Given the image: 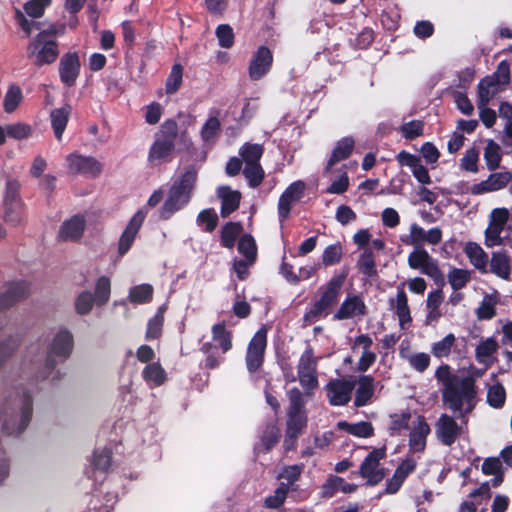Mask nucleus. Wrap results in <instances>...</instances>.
Segmentation results:
<instances>
[{
  "label": "nucleus",
  "instance_id": "f257e3e1",
  "mask_svg": "<svg viewBox=\"0 0 512 512\" xmlns=\"http://www.w3.org/2000/svg\"><path fill=\"white\" fill-rule=\"evenodd\" d=\"M484 371L473 369L470 376L461 377L452 374L450 367L441 365L435 372V377L442 385L444 404L459 418H464L476 405L475 378L481 377Z\"/></svg>",
  "mask_w": 512,
  "mask_h": 512
},
{
  "label": "nucleus",
  "instance_id": "f03ea898",
  "mask_svg": "<svg viewBox=\"0 0 512 512\" xmlns=\"http://www.w3.org/2000/svg\"><path fill=\"white\" fill-rule=\"evenodd\" d=\"M197 174L195 166H188L175 178L158 210L160 220H169L189 204L196 185Z\"/></svg>",
  "mask_w": 512,
  "mask_h": 512
},
{
  "label": "nucleus",
  "instance_id": "7ed1b4c3",
  "mask_svg": "<svg viewBox=\"0 0 512 512\" xmlns=\"http://www.w3.org/2000/svg\"><path fill=\"white\" fill-rule=\"evenodd\" d=\"M74 346L73 335L67 328H59L53 334L48 346L47 357L43 370L38 376L40 379L57 380L61 376V372L56 368L57 360L64 361L72 353Z\"/></svg>",
  "mask_w": 512,
  "mask_h": 512
},
{
  "label": "nucleus",
  "instance_id": "20e7f679",
  "mask_svg": "<svg viewBox=\"0 0 512 512\" xmlns=\"http://www.w3.org/2000/svg\"><path fill=\"white\" fill-rule=\"evenodd\" d=\"M32 416V397L23 392L14 408L0 410V423L7 434H19L28 426Z\"/></svg>",
  "mask_w": 512,
  "mask_h": 512
},
{
  "label": "nucleus",
  "instance_id": "39448f33",
  "mask_svg": "<svg viewBox=\"0 0 512 512\" xmlns=\"http://www.w3.org/2000/svg\"><path fill=\"white\" fill-rule=\"evenodd\" d=\"M345 277L342 275L333 276L323 288L321 297L316 301L305 314V319L314 321L328 314V310L338 301V296Z\"/></svg>",
  "mask_w": 512,
  "mask_h": 512
},
{
  "label": "nucleus",
  "instance_id": "423d86ee",
  "mask_svg": "<svg viewBox=\"0 0 512 512\" xmlns=\"http://www.w3.org/2000/svg\"><path fill=\"white\" fill-rule=\"evenodd\" d=\"M50 34H57L54 27H51L49 33L46 31L40 32L29 46V56L38 65L52 63L58 56L56 42L50 37Z\"/></svg>",
  "mask_w": 512,
  "mask_h": 512
},
{
  "label": "nucleus",
  "instance_id": "0eeeda50",
  "mask_svg": "<svg viewBox=\"0 0 512 512\" xmlns=\"http://www.w3.org/2000/svg\"><path fill=\"white\" fill-rule=\"evenodd\" d=\"M510 217L507 208H494L489 215V223L485 230V245L488 247L499 246L503 243V232Z\"/></svg>",
  "mask_w": 512,
  "mask_h": 512
},
{
  "label": "nucleus",
  "instance_id": "6e6552de",
  "mask_svg": "<svg viewBox=\"0 0 512 512\" xmlns=\"http://www.w3.org/2000/svg\"><path fill=\"white\" fill-rule=\"evenodd\" d=\"M317 363L318 358L314 356L311 348H307L299 359L298 380L306 390H313L318 386Z\"/></svg>",
  "mask_w": 512,
  "mask_h": 512
},
{
  "label": "nucleus",
  "instance_id": "1a4fd4ad",
  "mask_svg": "<svg viewBox=\"0 0 512 512\" xmlns=\"http://www.w3.org/2000/svg\"><path fill=\"white\" fill-rule=\"evenodd\" d=\"M400 240L405 245L414 247H422L424 243L438 245L442 241V231L438 227L425 230L417 223H412L409 227V234L402 235Z\"/></svg>",
  "mask_w": 512,
  "mask_h": 512
},
{
  "label": "nucleus",
  "instance_id": "9d476101",
  "mask_svg": "<svg viewBox=\"0 0 512 512\" xmlns=\"http://www.w3.org/2000/svg\"><path fill=\"white\" fill-rule=\"evenodd\" d=\"M267 344V331L260 328L248 344L246 353V366L250 373L257 371L263 363L264 352Z\"/></svg>",
  "mask_w": 512,
  "mask_h": 512
},
{
  "label": "nucleus",
  "instance_id": "9b49d317",
  "mask_svg": "<svg viewBox=\"0 0 512 512\" xmlns=\"http://www.w3.org/2000/svg\"><path fill=\"white\" fill-rule=\"evenodd\" d=\"M384 448L372 450L363 460L360 466V474L370 485H376L384 478V471L380 467V461L385 457Z\"/></svg>",
  "mask_w": 512,
  "mask_h": 512
},
{
  "label": "nucleus",
  "instance_id": "f8f14e48",
  "mask_svg": "<svg viewBox=\"0 0 512 512\" xmlns=\"http://www.w3.org/2000/svg\"><path fill=\"white\" fill-rule=\"evenodd\" d=\"M408 265L435 280L441 277L437 261L423 247H415L409 254Z\"/></svg>",
  "mask_w": 512,
  "mask_h": 512
},
{
  "label": "nucleus",
  "instance_id": "ddd939ff",
  "mask_svg": "<svg viewBox=\"0 0 512 512\" xmlns=\"http://www.w3.org/2000/svg\"><path fill=\"white\" fill-rule=\"evenodd\" d=\"M145 218V209H139L129 220L119 239L118 254L120 256H124L132 247Z\"/></svg>",
  "mask_w": 512,
  "mask_h": 512
},
{
  "label": "nucleus",
  "instance_id": "4468645a",
  "mask_svg": "<svg viewBox=\"0 0 512 512\" xmlns=\"http://www.w3.org/2000/svg\"><path fill=\"white\" fill-rule=\"evenodd\" d=\"M461 427L456 420L448 414H441L435 423V434L437 439L445 446L455 443L461 434Z\"/></svg>",
  "mask_w": 512,
  "mask_h": 512
},
{
  "label": "nucleus",
  "instance_id": "2eb2a0df",
  "mask_svg": "<svg viewBox=\"0 0 512 512\" xmlns=\"http://www.w3.org/2000/svg\"><path fill=\"white\" fill-rule=\"evenodd\" d=\"M273 55L269 48L260 46L252 56L248 73L250 79L258 81L262 79L271 69Z\"/></svg>",
  "mask_w": 512,
  "mask_h": 512
},
{
  "label": "nucleus",
  "instance_id": "dca6fc26",
  "mask_svg": "<svg viewBox=\"0 0 512 512\" xmlns=\"http://www.w3.org/2000/svg\"><path fill=\"white\" fill-rule=\"evenodd\" d=\"M305 188L306 184L301 180H297L291 183L280 196L278 213L281 221L288 218L292 206L302 198Z\"/></svg>",
  "mask_w": 512,
  "mask_h": 512
},
{
  "label": "nucleus",
  "instance_id": "f3484780",
  "mask_svg": "<svg viewBox=\"0 0 512 512\" xmlns=\"http://www.w3.org/2000/svg\"><path fill=\"white\" fill-rule=\"evenodd\" d=\"M355 383L351 380H331L326 385L327 398L333 406L346 405L350 399Z\"/></svg>",
  "mask_w": 512,
  "mask_h": 512
},
{
  "label": "nucleus",
  "instance_id": "a211bd4d",
  "mask_svg": "<svg viewBox=\"0 0 512 512\" xmlns=\"http://www.w3.org/2000/svg\"><path fill=\"white\" fill-rule=\"evenodd\" d=\"M68 169L73 173L96 176L101 172L102 165L92 156L72 153L66 157Z\"/></svg>",
  "mask_w": 512,
  "mask_h": 512
},
{
  "label": "nucleus",
  "instance_id": "6ab92c4d",
  "mask_svg": "<svg viewBox=\"0 0 512 512\" xmlns=\"http://www.w3.org/2000/svg\"><path fill=\"white\" fill-rule=\"evenodd\" d=\"M409 434V453L422 452L426 447L427 436L430 434V426L423 416H417L412 422Z\"/></svg>",
  "mask_w": 512,
  "mask_h": 512
},
{
  "label": "nucleus",
  "instance_id": "aec40b11",
  "mask_svg": "<svg viewBox=\"0 0 512 512\" xmlns=\"http://www.w3.org/2000/svg\"><path fill=\"white\" fill-rule=\"evenodd\" d=\"M511 180L512 175L510 172H495L490 174L487 179L474 184L470 191L473 195L496 192L505 188Z\"/></svg>",
  "mask_w": 512,
  "mask_h": 512
},
{
  "label": "nucleus",
  "instance_id": "412c9836",
  "mask_svg": "<svg viewBox=\"0 0 512 512\" xmlns=\"http://www.w3.org/2000/svg\"><path fill=\"white\" fill-rule=\"evenodd\" d=\"M396 159L401 166L410 168L413 176L419 183L422 185H428L431 183L429 172L427 168L422 165L419 156L403 150L397 154Z\"/></svg>",
  "mask_w": 512,
  "mask_h": 512
},
{
  "label": "nucleus",
  "instance_id": "4be33fe9",
  "mask_svg": "<svg viewBox=\"0 0 512 512\" xmlns=\"http://www.w3.org/2000/svg\"><path fill=\"white\" fill-rule=\"evenodd\" d=\"M366 305L360 295H348L334 315L336 320H346L365 315Z\"/></svg>",
  "mask_w": 512,
  "mask_h": 512
},
{
  "label": "nucleus",
  "instance_id": "5701e85b",
  "mask_svg": "<svg viewBox=\"0 0 512 512\" xmlns=\"http://www.w3.org/2000/svg\"><path fill=\"white\" fill-rule=\"evenodd\" d=\"M80 73L79 57L75 53H68L62 56L59 63V75L61 82L71 87L76 83Z\"/></svg>",
  "mask_w": 512,
  "mask_h": 512
},
{
  "label": "nucleus",
  "instance_id": "b1692460",
  "mask_svg": "<svg viewBox=\"0 0 512 512\" xmlns=\"http://www.w3.org/2000/svg\"><path fill=\"white\" fill-rule=\"evenodd\" d=\"M417 466V459L412 455H408L397 467L392 478L388 481L386 491L389 494L396 493L402 486L405 479L410 475Z\"/></svg>",
  "mask_w": 512,
  "mask_h": 512
},
{
  "label": "nucleus",
  "instance_id": "393cba45",
  "mask_svg": "<svg viewBox=\"0 0 512 512\" xmlns=\"http://www.w3.org/2000/svg\"><path fill=\"white\" fill-rule=\"evenodd\" d=\"M174 149V136L159 135L150 148L148 161L152 165L160 163L169 157Z\"/></svg>",
  "mask_w": 512,
  "mask_h": 512
},
{
  "label": "nucleus",
  "instance_id": "a878e982",
  "mask_svg": "<svg viewBox=\"0 0 512 512\" xmlns=\"http://www.w3.org/2000/svg\"><path fill=\"white\" fill-rule=\"evenodd\" d=\"M72 107L69 104H65L62 107L55 108L50 112V123L53 130L54 136L57 141H61L63 138L64 131L67 127Z\"/></svg>",
  "mask_w": 512,
  "mask_h": 512
},
{
  "label": "nucleus",
  "instance_id": "bb28decb",
  "mask_svg": "<svg viewBox=\"0 0 512 512\" xmlns=\"http://www.w3.org/2000/svg\"><path fill=\"white\" fill-rule=\"evenodd\" d=\"M85 229V219L82 215H74L64 221L59 229V238L64 241L79 239Z\"/></svg>",
  "mask_w": 512,
  "mask_h": 512
},
{
  "label": "nucleus",
  "instance_id": "cd10ccee",
  "mask_svg": "<svg viewBox=\"0 0 512 512\" xmlns=\"http://www.w3.org/2000/svg\"><path fill=\"white\" fill-rule=\"evenodd\" d=\"M5 219L7 222L16 224L22 218V203L15 189L7 188L5 197Z\"/></svg>",
  "mask_w": 512,
  "mask_h": 512
},
{
  "label": "nucleus",
  "instance_id": "c85d7f7f",
  "mask_svg": "<svg viewBox=\"0 0 512 512\" xmlns=\"http://www.w3.org/2000/svg\"><path fill=\"white\" fill-rule=\"evenodd\" d=\"M354 140L351 137H344L341 140H339L336 143V146L334 147L331 157L329 158L327 165H326V172H330L332 170V167L345 159H347L353 148H354Z\"/></svg>",
  "mask_w": 512,
  "mask_h": 512
},
{
  "label": "nucleus",
  "instance_id": "c756f323",
  "mask_svg": "<svg viewBox=\"0 0 512 512\" xmlns=\"http://www.w3.org/2000/svg\"><path fill=\"white\" fill-rule=\"evenodd\" d=\"M391 306L398 317L399 324L402 329L406 328L411 323L410 308L408 306V299L403 289H398L396 298L391 300Z\"/></svg>",
  "mask_w": 512,
  "mask_h": 512
},
{
  "label": "nucleus",
  "instance_id": "7c9ffc66",
  "mask_svg": "<svg viewBox=\"0 0 512 512\" xmlns=\"http://www.w3.org/2000/svg\"><path fill=\"white\" fill-rule=\"evenodd\" d=\"M218 196L222 202V217L229 216L233 211H235L239 207L241 194L238 191L231 190L229 187H220L218 189Z\"/></svg>",
  "mask_w": 512,
  "mask_h": 512
},
{
  "label": "nucleus",
  "instance_id": "2f4dec72",
  "mask_svg": "<svg viewBox=\"0 0 512 512\" xmlns=\"http://www.w3.org/2000/svg\"><path fill=\"white\" fill-rule=\"evenodd\" d=\"M357 486L355 484L347 483L343 478L338 476H330L322 486V494L325 497H332L338 492L344 494L353 493Z\"/></svg>",
  "mask_w": 512,
  "mask_h": 512
},
{
  "label": "nucleus",
  "instance_id": "473e14b6",
  "mask_svg": "<svg viewBox=\"0 0 512 512\" xmlns=\"http://www.w3.org/2000/svg\"><path fill=\"white\" fill-rule=\"evenodd\" d=\"M286 430V444L289 439H297L306 426L307 418L303 410H289Z\"/></svg>",
  "mask_w": 512,
  "mask_h": 512
},
{
  "label": "nucleus",
  "instance_id": "72a5a7b5",
  "mask_svg": "<svg viewBox=\"0 0 512 512\" xmlns=\"http://www.w3.org/2000/svg\"><path fill=\"white\" fill-rule=\"evenodd\" d=\"M498 349L497 341L493 337H489L479 343L476 348V359L486 368L494 362V354Z\"/></svg>",
  "mask_w": 512,
  "mask_h": 512
},
{
  "label": "nucleus",
  "instance_id": "f704fd0d",
  "mask_svg": "<svg viewBox=\"0 0 512 512\" xmlns=\"http://www.w3.org/2000/svg\"><path fill=\"white\" fill-rule=\"evenodd\" d=\"M500 84L495 77H487L478 84V102L477 106L488 105L490 100L499 92Z\"/></svg>",
  "mask_w": 512,
  "mask_h": 512
},
{
  "label": "nucleus",
  "instance_id": "c9c22d12",
  "mask_svg": "<svg viewBox=\"0 0 512 512\" xmlns=\"http://www.w3.org/2000/svg\"><path fill=\"white\" fill-rule=\"evenodd\" d=\"M490 269L499 278L508 280L511 274V261L509 256L503 252L493 253L490 261Z\"/></svg>",
  "mask_w": 512,
  "mask_h": 512
},
{
  "label": "nucleus",
  "instance_id": "e433bc0d",
  "mask_svg": "<svg viewBox=\"0 0 512 512\" xmlns=\"http://www.w3.org/2000/svg\"><path fill=\"white\" fill-rule=\"evenodd\" d=\"M142 377L150 388L161 386L166 381V373L158 362L147 364Z\"/></svg>",
  "mask_w": 512,
  "mask_h": 512
},
{
  "label": "nucleus",
  "instance_id": "4c0bfd02",
  "mask_svg": "<svg viewBox=\"0 0 512 512\" xmlns=\"http://www.w3.org/2000/svg\"><path fill=\"white\" fill-rule=\"evenodd\" d=\"M28 292V286L24 282L9 283L1 295V304L9 306L15 301L23 298Z\"/></svg>",
  "mask_w": 512,
  "mask_h": 512
},
{
  "label": "nucleus",
  "instance_id": "58836bf2",
  "mask_svg": "<svg viewBox=\"0 0 512 512\" xmlns=\"http://www.w3.org/2000/svg\"><path fill=\"white\" fill-rule=\"evenodd\" d=\"M374 380L371 376H361L358 381L356 391L355 405L357 407L364 406L371 399L374 393Z\"/></svg>",
  "mask_w": 512,
  "mask_h": 512
},
{
  "label": "nucleus",
  "instance_id": "ea45409f",
  "mask_svg": "<svg viewBox=\"0 0 512 512\" xmlns=\"http://www.w3.org/2000/svg\"><path fill=\"white\" fill-rule=\"evenodd\" d=\"M497 303L498 293L496 291L491 294H486L476 310L477 318L480 320L492 319L496 313Z\"/></svg>",
  "mask_w": 512,
  "mask_h": 512
},
{
  "label": "nucleus",
  "instance_id": "a19ab883",
  "mask_svg": "<svg viewBox=\"0 0 512 512\" xmlns=\"http://www.w3.org/2000/svg\"><path fill=\"white\" fill-rule=\"evenodd\" d=\"M23 100V92L16 84L9 85L3 99V109L6 113H13Z\"/></svg>",
  "mask_w": 512,
  "mask_h": 512
},
{
  "label": "nucleus",
  "instance_id": "79ce46f5",
  "mask_svg": "<svg viewBox=\"0 0 512 512\" xmlns=\"http://www.w3.org/2000/svg\"><path fill=\"white\" fill-rule=\"evenodd\" d=\"M487 403L495 408H502L506 400V391L503 385L497 381L487 384Z\"/></svg>",
  "mask_w": 512,
  "mask_h": 512
},
{
  "label": "nucleus",
  "instance_id": "37998d69",
  "mask_svg": "<svg viewBox=\"0 0 512 512\" xmlns=\"http://www.w3.org/2000/svg\"><path fill=\"white\" fill-rule=\"evenodd\" d=\"M153 296V287L150 284L143 283L130 288L128 298L131 303L145 304L151 301Z\"/></svg>",
  "mask_w": 512,
  "mask_h": 512
},
{
  "label": "nucleus",
  "instance_id": "c03bdc74",
  "mask_svg": "<svg viewBox=\"0 0 512 512\" xmlns=\"http://www.w3.org/2000/svg\"><path fill=\"white\" fill-rule=\"evenodd\" d=\"M337 427L357 437L366 438L373 434V427L369 422L348 423L340 421L337 423Z\"/></svg>",
  "mask_w": 512,
  "mask_h": 512
},
{
  "label": "nucleus",
  "instance_id": "a18cd8bd",
  "mask_svg": "<svg viewBox=\"0 0 512 512\" xmlns=\"http://www.w3.org/2000/svg\"><path fill=\"white\" fill-rule=\"evenodd\" d=\"M465 253L475 268L481 270L486 268L487 255L478 244L473 242L467 243Z\"/></svg>",
  "mask_w": 512,
  "mask_h": 512
},
{
  "label": "nucleus",
  "instance_id": "49530a36",
  "mask_svg": "<svg viewBox=\"0 0 512 512\" xmlns=\"http://www.w3.org/2000/svg\"><path fill=\"white\" fill-rule=\"evenodd\" d=\"M212 339L215 346L221 348L222 353H226L232 347L231 334L224 324H216L212 327Z\"/></svg>",
  "mask_w": 512,
  "mask_h": 512
},
{
  "label": "nucleus",
  "instance_id": "de8ad7c7",
  "mask_svg": "<svg viewBox=\"0 0 512 512\" xmlns=\"http://www.w3.org/2000/svg\"><path fill=\"white\" fill-rule=\"evenodd\" d=\"M400 356L417 372H424L430 364L429 355L423 352L408 353L402 350Z\"/></svg>",
  "mask_w": 512,
  "mask_h": 512
},
{
  "label": "nucleus",
  "instance_id": "09e8293b",
  "mask_svg": "<svg viewBox=\"0 0 512 512\" xmlns=\"http://www.w3.org/2000/svg\"><path fill=\"white\" fill-rule=\"evenodd\" d=\"M165 311L166 305H161L156 314L148 321L146 331V338L148 340L156 339L161 335Z\"/></svg>",
  "mask_w": 512,
  "mask_h": 512
},
{
  "label": "nucleus",
  "instance_id": "8fccbe9b",
  "mask_svg": "<svg viewBox=\"0 0 512 512\" xmlns=\"http://www.w3.org/2000/svg\"><path fill=\"white\" fill-rule=\"evenodd\" d=\"M455 340L454 334H447L444 338L432 344L431 353L436 358H447L452 351Z\"/></svg>",
  "mask_w": 512,
  "mask_h": 512
},
{
  "label": "nucleus",
  "instance_id": "3c124183",
  "mask_svg": "<svg viewBox=\"0 0 512 512\" xmlns=\"http://www.w3.org/2000/svg\"><path fill=\"white\" fill-rule=\"evenodd\" d=\"M358 270L366 277H372L376 275V264L374 254L371 250L365 249L357 261Z\"/></svg>",
  "mask_w": 512,
  "mask_h": 512
},
{
  "label": "nucleus",
  "instance_id": "603ef678",
  "mask_svg": "<svg viewBox=\"0 0 512 512\" xmlns=\"http://www.w3.org/2000/svg\"><path fill=\"white\" fill-rule=\"evenodd\" d=\"M484 159L488 169L494 170L499 167L502 159V154L501 148L496 142L490 140L487 143L484 150Z\"/></svg>",
  "mask_w": 512,
  "mask_h": 512
},
{
  "label": "nucleus",
  "instance_id": "864d4df0",
  "mask_svg": "<svg viewBox=\"0 0 512 512\" xmlns=\"http://www.w3.org/2000/svg\"><path fill=\"white\" fill-rule=\"evenodd\" d=\"M447 278L452 289L459 291L470 281L471 274L468 270L465 269L452 268L449 271Z\"/></svg>",
  "mask_w": 512,
  "mask_h": 512
},
{
  "label": "nucleus",
  "instance_id": "5fc2aeb1",
  "mask_svg": "<svg viewBox=\"0 0 512 512\" xmlns=\"http://www.w3.org/2000/svg\"><path fill=\"white\" fill-rule=\"evenodd\" d=\"M220 121L217 116H210L201 129V138L205 143H212L220 132Z\"/></svg>",
  "mask_w": 512,
  "mask_h": 512
},
{
  "label": "nucleus",
  "instance_id": "6e6d98bb",
  "mask_svg": "<svg viewBox=\"0 0 512 512\" xmlns=\"http://www.w3.org/2000/svg\"><path fill=\"white\" fill-rule=\"evenodd\" d=\"M389 431L391 434H399L405 430L410 423L411 413L409 411H402L390 415Z\"/></svg>",
  "mask_w": 512,
  "mask_h": 512
},
{
  "label": "nucleus",
  "instance_id": "4d7b16f0",
  "mask_svg": "<svg viewBox=\"0 0 512 512\" xmlns=\"http://www.w3.org/2000/svg\"><path fill=\"white\" fill-rule=\"evenodd\" d=\"M245 164L259 163L263 154V147L260 144H244L239 151Z\"/></svg>",
  "mask_w": 512,
  "mask_h": 512
},
{
  "label": "nucleus",
  "instance_id": "13d9d810",
  "mask_svg": "<svg viewBox=\"0 0 512 512\" xmlns=\"http://www.w3.org/2000/svg\"><path fill=\"white\" fill-rule=\"evenodd\" d=\"M33 134L30 124L16 122L7 125V136L16 140L28 139Z\"/></svg>",
  "mask_w": 512,
  "mask_h": 512
},
{
  "label": "nucleus",
  "instance_id": "bf43d9fd",
  "mask_svg": "<svg viewBox=\"0 0 512 512\" xmlns=\"http://www.w3.org/2000/svg\"><path fill=\"white\" fill-rule=\"evenodd\" d=\"M111 282L107 276H101L95 285V302L102 306L108 302L110 298Z\"/></svg>",
  "mask_w": 512,
  "mask_h": 512
},
{
  "label": "nucleus",
  "instance_id": "052dcab7",
  "mask_svg": "<svg viewBox=\"0 0 512 512\" xmlns=\"http://www.w3.org/2000/svg\"><path fill=\"white\" fill-rule=\"evenodd\" d=\"M424 124L421 120H411L404 122L399 127V132L407 140H413L423 134Z\"/></svg>",
  "mask_w": 512,
  "mask_h": 512
},
{
  "label": "nucleus",
  "instance_id": "680f3d73",
  "mask_svg": "<svg viewBox=\"0 0 512 512\" xmlns=\"http://www.w3.org/2000/svg\"><path fill=\"white\" fill-rule=\"evenodd\" d=\"M183 79V68L180 64H174L170 71V74L166 80V93L173 94L175 93L181 86Z\"/></svg>",
  "mask_w": 512,
  "mask_h": 512
},
{
  "label": "nucleus",
  "instance_id": "e2e57ef3",
  "mask_svg": "<svg viewBox=\"0 0 512 512\" xmlns=\"http://www.w3.org/2000/svg\"><path fill=\"white\" fill-rule=\"evenodd\" d=\"M241 232V226L238 223H227L223 229L221 234V242L223 246L227 248H231L234 246L236 238Z\"/></svg>",
  "mask_w": 512,
  "mask_h": 512
},
{
  "label": "nucleus",
  "instance_id": "0e129e2a",
  "mask_svg": "<svg viewBox=\"0 0 512 512\" xmlns=\"http://www.w3.org/2000/svg\"><path fill=\"white\" fill-rule=\"evenodd\" d=\"M243 174L251 187H257L262 182L264 176L259 163L245 164Z\"/></svg>",
  "mask_w": 512,
  "mask_h": 512
},
{
  "label": "nucleus",
  "instance_id": "69168bd1",
  "mask_svg": "<svg viewBox=\"0 0 512 512\" xmlns=\"http://www.w3.org/2000/svg\"><path fill=\"white\" fill-rule=\"evenodd\" d=\"M95 298L89 291H83L80 293L75 300V310L79 315L88 314L94 304Z\"/></svg>",
  "mask_w": 512,
  "mask_h": 512
},
{
  "label": "nucleus",
  "instance_id": "338daca9",
  "mask_svg": "<svg viewBox=\"0 0 512 512\" xmlns=\"http://www.w3.org/2000/svg\"><path fill=\"white\" fill-rule=\"evenodd\" d=\"M238 251L247 259H256L257 248L252 236L244 235L240 238L238 243Z\"/></svg>",
  "mask_w": 512,
  "mask_h": 512
},
{
  "label": "nucleus",
  "instance_id": "774afa93",
  "mask_svg": "<svg viewBox=\"0 0 512 512\" xmlns=\"http://www.w3.org/2000/svg\"><path fill=\"white\" fill-rule=\"evenodd\" d=\"M342 247L340 244H332L325 248L322 255V262L325 266H332L340 262L342 258Z\"/></svg>",
  "mask_w": 512,
  "mask_h": 512
}]
</instances>
